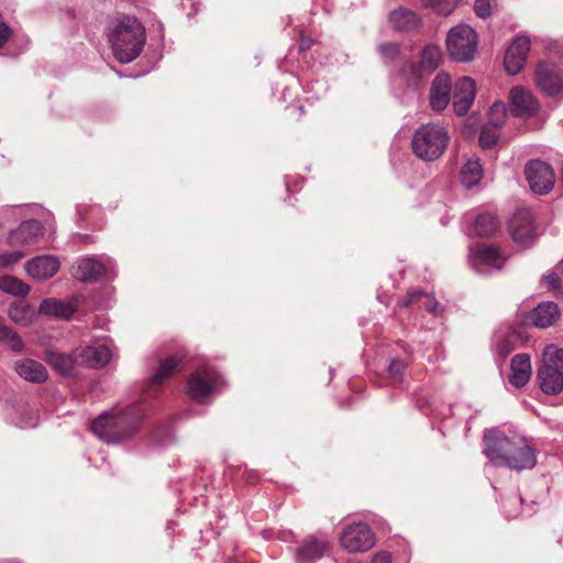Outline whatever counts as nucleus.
Returning <instances> with one entry per match:
<instances>
[{"mask_svg": "<svg viewBox=\"0 0 563 563\" xmlns=\"http://www.w3.org/2000/svg\"><path fill=\"white\" fill-rule=\"evenodd\" d=\"M484 454L495 466L515 471L531 470L537 464L533 449L521 437H507L497 429L484 434Z\"/></svg>", "mask_w": 563, "mask_h": 563, "instance_id": "1", "label": "nucleus"}, {"mask_svg": "<svg viewBox=\"0 0 563 563\" xmlns=\"http://www.w3.org/2000/svg\"><path fill=\"white\" fill-rule=\"evenodd\" d=\"M145 416L140 405L100 415L91 424L92 432L108 444H119L134 437Z\"/></svg>", "mask_w": 563, "mask_h": 563, "instance_id": "2", "label": "nucleus"}, {"mask_svg": "<svg viewBox=\"0 0 563 563\" xmlns=\"http://www.w3.org/2000/svg\"><path fill=\"white\" fill-rule=\"evenodd\" d=\"M107 35L113 55L121 63H130L137 58L146 41L144 26L130 15L112 21Z\"/></svg>", "mask_w": 563, "mask_h": 563, "instance_id": "3", "label": "nucleus"}, {"mask_svg": "<svg viewBox=\"0 0 563 563\" xmlns=\"http://www.w3.org/2000/svg\"><path fill=\"white\" fill-rule=\"evenodd\" d=\"M449 143L448 131L439 123L422 124L411 139L413 154L426 162H433L442 156Z\"/></svg>", "mask_w": 563, "mask_h": 563, "instance_id": "4", "label": "nucleus"}, {"mask_svg": "<svg viewBox=\"0 0 563 563\" xmlns=\"http://www.w3.org/2000/svg\"><path fill=\"white\" fill-rule=\"evenodd\" d=\"M540 388L549 395H558L563 389V349L548 345L543 351V364L538 371Z\"/></svg>", "mask_w": 563, "mask_h": 563, "instance_id": "5", "label": "nucleus"}, {"mask_svg": "<svg viewBox=\"0 0 563 563\" xmlns=\"http://www.w3.org/2000/svg\"><path fill=\"white\" fill-rule=\"evenodd\" d=\"M477 34L470 25H456L446 35L448 53L456 62H470L477 51Z\"/></svg>", "mask_w": 563, "mask_h": 563, "instance_id": "6", "label": "nucleus"}, {"mask_svg": "<svg viewBox=\"0 0 563 563\" xmlns=\"http://www.w3.org/2000/svg\"><path fill=\"white\" fill-rule=\"evenodd\" d=\"M222 383L221 375L214 368L202 366L189 377L186 391L191 399L203 402L220 389Z\"/></svg>", "mask_w": 563, "mask_h": 563, "instance_id": "7", "label": "nucleus"}, {"mask_svg": "<svg viewBox=\"0 0 563 563\" xmlns=\"http://www.w3.org/2000/svg\"><path fill=\"white\" fill-rule=\"evenodd\" d=\"M77 275L81 282L93 283L102 277H117L115 261L106 255H90L77 260Z\"/></svg>", "mask_w": 563, "mask_h": 563, "instance_id": "8", "label": "nucleus"}, {"mask_svg": "<svg viewBox=\"0 0 563 563\" xmlns=\"http://www.w3.org/2000/svg\"><path fill=\"white\" fill-rule=\"evenodd\" d=\"M506 258V255L498 247L485 243H478L470 251V263L479 274L499 271Z\"/></svg>", "mask_w": 563, "mask_h": 563, "instance_id": "9", "label": "nucleus"}, {"mask_svg": "<svg viewBox=\"0 0 563 563\" xmlns=\"http://www.w3.org/2000/svg\"><path fill=\"white\" fill-rule=\"evenodd\" d=\"M526 179L530 189L538 195L550 192L555 183L553 168L541 159H531L525 166Z\"/></svg>", "mask_w": 563, "mask_h": 563, "instance_id": "10", "label": "nucleus"}, {"mask_svg": "<svg viewBox=\"0 0 563 563\" xmlns=\"http://www.w3.org/2000/svg\"><path fill=\"white\" fill-rule=\"evenodd\" d=\"M340 542L351 553L365 552L374 547L375 537L366 523L356 522L342 531Z\"/></svg>", "mask_w": 563, "mask_h": 563, "instance_id": "11", "label": "nucleus"}, {"mask_svg": "<svg viewBox=\"0 0 563 563\" xmlns=\"http://www.w3.org/2000/svg\"><path fill=\"white\" fill-rule=\"evenodd\" d=\"M512 240L521 247H529L534 241L533 216L529 209H519L510 219Z\"/></svg>", "mask_w": 563, "mask_h": 563, "instance_id": "12", "label": "nucleus"}, {"mask_svg": "<svg viewBox=\"0 0 563 563\" xmlns=\"http://www.w3.org/2000/svg\"><path fill=\"white\" fill-rule=\"evenodd\" d=\"M112 355L113 352L107 344L98 346L87 345L73 350V363L76 362L91 368H100L110 362Z\"/></svg>", "mask_w": 563, "mask_h": 563, "instance_id": "13", "label": "nucleus"}, {"mask_svg": "<svg viewBox=\"0 0 563 563\" xmlns=\"http://www.w3.org/2000/svg\"><path fill=\"white\" fill-rule=\"evenodd\" d=\"M537 86L549 96L563 93V79L556 65L540 62L536 68Z\"/></svg>", "mask_w": 563, "mask_h": 563, "instance_id": "14", "label": "nucleus"}, {"mask_svg": "<svg viewBox=\"0 0 563 563\" xmlns=\"http://www.w3.org/2000/svg\"><path fill=\"white\" fill-rule=\"evenodd\" d=\"M529 51V37L519 35L514 38L504 58V66L509 75H517L521 71L527 62Z\"/></svg>", "mask_w": 563, "mask_h": 563, "instance_id": "15", "label": "nucleus"}, {"mask_svg": "<svg viewBox=\"0 0 563 563\" xmlns=\"http://www.w3.org/2000/svg\"><path fill=\"white\" fill-rule=\"evenodd\" d=\"M452 92V79L448 73L440 71L433 78L430 92L429 101L432 110L437 112L443 111L451 101Z\"/></svg>", "mask_w": 563, "mask_h": 563, "instance_id": "16", "label": "nucleus"}, {"mask_svg": "<svg viewBox=\"0 0 563 563\" xmlns=\"http://www.w3.org/2000/svg\"><path fill=\"white\" fill-rule=\"evenodd\" d=\"M476 96V82L471 77H461L456 80L451 96L454 111L459 115L465 114L472 107Z\"/></svg>", "mask_w": 563, "mask_h": 563, "instance_id": "17", "label": "nucleus"}, {"mask_svg": "<svg viewBox=\"0 0 563 563\" xmlns=\"http://www.w3.org/2000/svg\"><path fill=\"white\" fill-rule=\"evenodd\" d=\"M111 306V299L104 298L99 291L73 295V320H80L87 311L103 310Z\"/></svg>", "mask_w": 563, "mask_h": 563, "instance_id": "18", "label": "nucleus"}, {"mask_svg": "<svg viewBox=\"0 0 563 563\" xmlns=\"http://www.w3.org/2000/svg\"><path fill=\"white\" fill-rule=\"evenodd\" d=\"M42 233L43 227L38 221L27 220L10 232L8 242L13 247H29L36 242Z\"/></svg>", "mask_w": 563, "mask_h": 563, "instance_id": "19", "label": "nucleus"}, {"mask_svg": "<svg viewBox=\"0 0 563 563\" xmlns=\"http://www.w3.org/2000/svg\"><path fill=\"white\" fill-rule=\"evenodd\" d=\"M328 550L329 542L327 539L309 536L296 550L295 561L296 563H316Z\"/></svg>", "mask_w": 563, "mask_h": 563, "instance_id": "20", "label": "nucleus"}, {"mask_svg": "<svg viewBox=\"0 0 563 563\" xmlns=\"http://www.w3.org/2000/svg\"><path fill=\"white\" fill-rule=\"evenodd\" d=\"M15 373L24 380L42 384L48 378L46 367L38 361L24 357L14 362Z\"/></svg>", "mask_w": 563, "mask_h": 563, "instance_id": "21", "label": "nucleus"}, {"mask_svg": "<svg viewBox=\"0 0 563 563\" xmlns=\"http://www.w3.org/2000/svg\"><path fill=\"white\" fill-rule=\"evenodd\" d=\"M511 111L517 117L531 115L537 112L539 104L529 90L515 87L510 90Z\"/></svg>", "mask_w": 563, "mask_h": 563, "instance_id": "22", "label": "nucleus"}, {"mask_svg": "<svg viewBox=\"0 0 563 563\" xmlns=\"http://www.w3.org/2000/svg\"><path fill=\"white\" fill-rule=\"evenodd\" d=\"M396 76L408 88L419 89L429 75L420 66L419 60H406L397 69Z\"/></svg>", "mask_w": 563, "mask_h": 563, "instance_id": "23", "label": "nucleus"}, {"mask_svg": "<svg viewBox=\"0 0 563 563\" xmlns=\"http://www.w3.org/2000/svg\"><path fill=\"white\" fill-rule=\"evenodd\" d=\"M25 268L31 278L45 280L51 278L58 271L59 262L54 256H37L27 262Z\"/></svg>", "mask_w": 563, "mask_h": 563, "instance_id": "24", "label": "nucleus"}, {"mask_svg": "<svg viewBox=\"0 0 563 563\" xmlns=\"http://www.w3.org/2000/svg\"><path fill=\"white\" fill-rule=\"evenodd\" d=\"M510 372L509 383L516 388L525 386L532 373L530 356L525 353L515 355L510 363Z\"/></svg>", "mask_w": 563, "mask_h": 563, "instance_id": "25", "label": "nucleus"}, {"mask_svg": "<svg viewBox=\"0 0 563 563\" xmlns=\"http://www.w3.org/2000/svg\"><path fill=\"white\" fill-rule=\"evenodd\" d=\"M390 26L397 32H410L420 24L419 15L406 8H398L388 15Z\"/></svg>", "mask_w": 563, "mask_h": 563, "instance_id": "26", "label": "nucleus"}, {"mask_svg": "<svg viewBox=\"0 0 563 563\" xmlns=\"http://www.w3.org/2000/svg\"><path fill=\"white\" fill-rule=\"evenodd\" d=\"M37 313L68 321L70 320V301L54 297L43 299L38 305Z\"/></svg>", "mask_w": 563, "mask_h": 563, "instance_id": "27", "label": "nucleus"}, {"mask_svg": "<svg viewBox=\"0 0 563 563\" xmlns=\"http://www.w3.org/2000/svg\"><path fill=\"white\" fill-rule=\"evenodd\" d=\"M560 311L553 301L542 302L531 312V322L538 328H548L559 318Z\"/></svg>", "mask_w": 563, "mask_h": 563, "instance_id": "28", "label": "nucleus"}, {"mask_svg": "<svg viewBox=\"0 0 563 563\" xmlns=\"http://www.w3.org/2000/svg\"><path fill=\"white\" fill-rule=\"evenodd\" d=\"M181 357L178 355L168 356L159 361L158 367L148 378V388H154L164 383L178 368Z\"/></svg>", "mask_w": 563, "mask_h": 563, "instance_id": "29", "label": "nucleus"}, {"mask_svg": "<svg viewBox=\"0 0 563 563\" xmlns=\"http://www.w3.org/2000/svg\"><path fill=\"white\" fill-rule=\"evenodd\" d=\"M442 59V49L438 44L434 43L426 44L421 48L418 58L420 66L427 71L429 76L440 67Z\"/></svg>", "mask_w": 563, "mask_h": 563, "instance_id": "30", "label": "nucleus"}, {"mask_svg": "<svg viewBox=\"0 0 563 563\" xmlns=\"http://www.w3.org/2000/svg\"><path fill=\"white\" fill-rule=\"evenodd\" d=\"M8 316L12 322L20 327H29L35 320L33 308L25 301H15L9 306Z\"/></svg>", "mask_w": 563, "mask_h": 563, "instance_id": "31", "label": "nucleus"}, {"mask_svg": "<svg viewBox=\"0 0 563 563\" xmlns=\"http://www.w3.org/2000/svg\"><path fill=\"white\" fill-rule=\"evenodd\" d=\"M498 220L492 212H481L473 219L471 233L478 236H488L498 230Z\"/></svg>", "mask_w": 563, "mask_h": 563, "instance_id": "32", "label": "nucleus"}, {"mask_svg": "<svg viewBox=\"0 0 563 563\" xmlns=\"http://www.w3.org/2000/svg\"><path fill=\"white\" fill-rule=\"evenodd\" d=\"M483 177V167L478 159H468L461 169V184L465 188H472L477 185Z\"/></svg>", "mask_w": 563, "mask_h": 563, "instance_id": "33", "label": "nucleus"}, {"mask_svg": "<svg viewBox=\"0 0 563 563\" xmlns=\"http://www.w3.org/2000/svg\"><path fill=\"white\" fill-rule=\"evenodd\" d=\"M0 290L14 297L24 298L29 295L31 288L23 280L15 276H0Z\"/></svg>", "mask_w": 563, "mask_h": 563, "instance_id": "34", "label": "nucleus"}, {"mask_svg": "<svg viewBox=\"0 0 563 563\" xmlns=\"http://www.w3.org/2000/svg\"><path fill=\"white\" fill-rule=\"evenodd\" d=\"M46 362L62 376H70V357L55 349L45 352Z\"/></svg>", "mask_w": 563, "mask_h": 563, "instance_id": "35", "label": "nucleus"}, {"mask_svg": "<svg viewBox=\"0 0 563 563\" xmlns=\"http://www.w3.org/2000/svg\"><path fill=\"white\" fill-rule=\"evenodd\" d=\"M460 0H422L426 8H431L438 14L449 15L457 5Z\"/></svg>", "mask_w": 563, "mask_h": 563, "instance_id": "36", "label": "nucleus"}, {"mask_svg": "<svg viewBox=\"0 0 563 563\" xmlns=\"http://www.w3.org/2000/svg\"><path fill=\"white\" fill-rule=\"evenodd\" d=\"M377 51L385 63H391L399 56L400 45L396 42H386L378 45Z\"/></svg>", "mask_w": 563, "mask_h": 563, "instance_id": "37", "label": "nucleus"}, {"mask_svg": "<svg viewBox=\"0 0 563 563\" xmlns=\"http://www.w3.org/2000/svg\"><path fill=\"white\" fill-rule=\"evenodd\" d=\"M499 128H495L493 125L486 124L483 126L479 134V144L484 148H489L494 146L499 140Z\"/></svg>", "mask_w": 563, "mask_h": 563, "instance_id": "38", "label": "nucleus"}, {"mask_svg": "<svg viewBox=\"0 0 563 563\" xmlns=\"http://www.w3.org/2000/svg\"><path fill=\"white\" fill-rule=\"evenodd\" d=\"M488 117L489 118L487 124L500 129L504 125L506 119V108L504 103H494L489 109Z\"/></svg>", "mask_w": 563, "mask_h": 563, "instance_id": "39", "label": "nucleus"}, {"mask_svg": "<svg viewBox=\"0 0 563 563\" xmlns=\"http://www.w3.org/2000/svg\"><path fill=\"white\" fill-rule=\"evenodd\" d=\"M406 363L399 358H394L388 366V375L394 384H400L404 380Z\"/></svg>", "mask_w": 563, "mask_h": 563, "instance_id": "40", "label": "nucleus"}, {"mask_svg": "<svg viewBox=\"0 0 563 563\" xmlns=\"http://www.w3.org/2000/svg\"><path fill=\"white\" fill-rule=\"evenodd\" d=\"M26 252L24 251H12L7 253H0V267L1 268H11L15 264H18L24 256Z\"/></svg>", "mask_w": 563, "mask_h": 563, "instance_id": "41", "label": "nucleus"}, {"mask_svg": "<svg viewBox=\"0 0 563 563\" xmlns=\"http://www.w3.org/2000/svg\"><path fill=\"white\" fill-rule=\"evenodd\" d=\"M493 2L492 0H475L474 2V12L481 19H486L490 16L493 13Z\"/></svg>", "mask_w": 563, "mask_h": 563, "instance_id": "42", "label": "nucleus"}, {"mask_svg": "<svg viewBox=\"0 0 563 563\" xmlns=\"http://www.w3.org/2000/svg\"><path fill=\"white\" fill-rule=\"evenodd\" d=\"M3 342H7L9 349L16 353L22 352L25 346L21 336L12 329L9 330L8 336H5V340Z\"/></svg>", "mask_w": 563, "mask_h": 563, "instance_id": "43", "label": "nucleus"}, {"mask_svg": "<svg viewBox=\"0 0 563 563\" xmlns=\"http://www.w3.org/2000/svg\"><path fill=\"white\" fill-rule=\"evenodd\" d=\"M422 297H427V294L420 289H412L407 292L405 297H402L398 305L401 307H409L415 302L419 301Z\"/></svg>", "mask_w": 563, "mask_h": 563, "instance_id": "44", "label": "nucleus"}, {"mask_svg": "<svg viewBox=\"0 0 563 563\" xmlns=\"http://www.w3.org/2000/svg\"><path fill=\"white\" fill-rule=\"evenodd\" d=\"M12 35V30L3 21L2 14L0 13V48L9 41Z\"/></svg>", "mask_w": 563, "mask_h": 563, "instance_id": "45", "label": "nucleus"}, {"mask_svg": "<svg viewBox=\"0 0 563 563\" xmlns=\"http://www.w3.org/2000/svg\"><path fill=\"white\" fill-rule=\"evenodd\" d=\"M428 298V301L426 303L427 310L432 313L433 316H440L443 312V307L433 298Z\"/></svg>", "mask_w": 563, "mask_h": 563, "instance_id": "46", "label": "nucleus"}, {"mask_svg": "<svg viewBox=\"0 0 563 563\" xmlns=\"http://www.w3.org/2000/svg\"><path fill=\"white\" fill-rule=\"evenodd\" d=\"M371 563H391V558L387 552H378L372 558Z\"/></svg>", "mask_w": 563, "mask_h": 563, "instance_id": "47", "label": "nucleus"}, {"mask_svg": "<svg viewBox=\"0 0 563 563\" xmlns=\"http://www.w3.org/2000/svg\"><path fill=\"white\" fill-rule=\"evenodd\" d=\"M512 349L514 347L507 341L500 342L497 345V352L501 357H506L512 351Z\"/></svg>", "mask_w": 563, "mask_h": 563, "instance_id": "48", "label": "nucleus"}, {"mask_svg": "<svg viewBox=\"0 0 563 563\" xmlns=\"http://www.w3.org/2000/svg\"><path fill=\"white\" fill-rule=\"evenodd\" d=\"M108 324V319L101 316H96L92 321L95 328L104 329Z\"/></svg>", "mask_w": 563, "mask_h": 563, "instance_id": "49", "label": "nucleus"}, {"mask_svg": "<svg viewBox=\"0 0 563 563\" xmlns=\"http://www.w3.org/2000/svg\"><path fill=\"white\" fill-rule=\"evenodd\" d=\"M545 282L552 287H556L559 284V276L555 273H551L544 277Z\"/></svg>", "mask_w": 563, "mask_h": 563, "instance_id": "50", "label": "nucleus"}, {"mask_svg": "<svg viewBox=\"0 0 563 563\" xmlns=\"http://www.w3.org/2000/svg\"><path fill=\"white\" fill-rule=\"evenodd\" d=\"M88 240H89V236L80 235V234H76V235L73 234V238H71L73 244H77L79 242L86 243Z\"/></svg>", "mask_w": 563, "mask_h": 563, "instance_id": "51", "label": "nucleus"}, {"mask_svg": "<svg viewBox=\"0 0 563 563\" xmlns=\"http://www.w3.org/2000/svg\"><path fill=\"white\" fill-rule=\"evenodd\" d=\"M9 330H10L9 327H7L4 324H0V342L5 340V336H8Z\"/></svg>", "mask_w": 563, "mask_h": 563, "instance_id": "52", "label": "nucleus"}, {"mask_svg": "<svg viewBox=\"0 0 563 563\" xmlns=\"http://www.w3.org/2000/svg\"><path fill=\"white\" fill-rule=\"evenodd\" d=\"M256 478H257V474L255 472H253V471L247 472L246 481L249 483H254L256 481Z\"/></svg>", "mask_w": 563, "mask_h": 563, "instance_id": "53", "label": "nucleus"}, {"mask_svg": "<svg viewBox=\"0 0 563 563\" xmlns=\"http://www.w3.org/2000/svg\"><path fill=\"white\" fill-rule=\"evenodd\" d=\"M291 110H294V111H298L299 113H302V111H303V109H302V107H301V106L294 107V108H291Z\"/></svg>", "mask_w": 563, "mask_h": 563, "instance_id": "54", "label": "nucleus"}, {"mask_svg": "<svg viewBox=\"0 0 563 563\" xmlns=\"http://www.w3.org/2000/svg\"><path fill=\"white\" fill-rule=\"evenodd\" d=\"M35 426H36V423L20 424V428H27V427L33 428Z\"/></svg>", "mask_w": 563, "mask_h": 563, "instance_id": "55", "label": "nucleus"}, {"mask_svg": "<svg viewBox=\"0 0 563 563\" xmlns=\"http://www.w3.org/2000/svg\"><path fill=\"white\" fill-rule=\"evenodd\" d=\"M191 7H192V10L195 11V13H197L198 12V4L191 3Z\"/></svg>", "mask_w": 563, "mask_h": 563, "instance_id": "56", "label": "nucleus"}, {"mask_svg": "<svg viewBox=\"0 0 563 563\" xmlns=\"http://www.w3.org/2000/svg\"><path fill=\"white\" fill-rule=\"evenodd\" d=\"M307 48H308V46L302 45V44L300 45V51H305V49H307Z\"/></svg>", "mask_w": 563, "mask_h": 563, "instance_id": "57", "label": "nucleus"}, {"mask_svg": "<svg viewBox=\"0 0 563 563\" xmlns=\"http://www.w3.org/2000/svg\"><path fill=\"white\" fill-rule=\"evenodd\" d=\"M77 212H78V214H79L80 217L82 216V210H81V208H77Z\"/></svg>", "mask_w": 563, "mask_h": 563, "instance_id": "58", "label": "nucleus"}]
</instances>
